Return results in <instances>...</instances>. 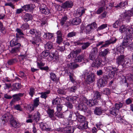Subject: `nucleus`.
Returning a JSON list of instances; mask_svg holds the SVG:
<instances>
[{
    "label": "nucleus",
    "instance_id": "nucleus-1",
    "mask_svg": "<svg viewBox=\"0 0 133 133\" xmlns=\"http://www.w3.org/2000/svg\"><path fill=\"white\" fill-rule=\"evenodd\" d=\"M116 63L118 65H122L123 67L128 68L130 65V61L128 58H125L123 55L118 56L116 59Z\"/></svg>",
    "mask_w": 133,
    "mask_h": 133
},
{
    "label": "nucleus",
    "instance_id": "nucleus-2",
    "mask_svg": "<svg viewBox=\"0 0 133 133\" xmlns=\"http://www.w3.org/2000/svg\"><path fill=\"white\" fill-rule=\"evenodd\" d=\"M109 74H103L102 77L97 81V85L98 87H103L106 85L107 83V80L110 77Z\"/></svg>",
    "mask_w": 133,
    "mask_h": 133
},
{
    "label": "nucleus",
    "instance_id": "nucleus-3",
    "mask_svg": "<svg viewBox=\"0 0 133 133\" xmlns=\"http://www.w3.org/2000/svg\"><path fill=\"white\" fill-rule=\"evenodd\" d=\"M119 30L121 33L125 32V35L128 36L133 34V29L130 26H128L126 27L125 26L122 25L119 28Z\"/></svg>",
    "mask_w": 133,
    "mask_h": 133
},
{
    "label": "nucleus",
    "instance_id": "nucleus-4",
    "mask_svg": "<svg viewBox=\"0 0 133 133\" xmlns=\"http://www.w3.org/2000/svg\"><path fill=\"white\" fill-rule=\"evenodd\" d=\"M104 69L105 71L107 72H109L111 71L112 70L113 71H111L110 72H109V74H108L110 77H114L115 74L117 73L118 69L116 67H114L113 66H108L104 67Z\"/></svg>",
    "mask_w": 133,
    "mask_h": 133
},
{
    "label": "nucleus",
    "instance_id": "nucleus-5",
    "mask_svg": "<svg viewBox=\"0 0 133 133\" xmlns=\"http://www.w3.org/2000/svg\"><path fill=\"white\" fill-rule=\"evenodd\" d=\"M132 35H125V37L124 38V39L123 42L122 43V45L124 47L128 48L130 44V43H132Z\"/></svg>",
    "mask_w": 133,
    "mask_h": 133
},
{
    "label": "nucleus",
    "instance_id": "nucleus-6",
    "mask_svg": "<svg viewBox=\"0 0 133 133\" xmlns=\"http://www.w3.org/2000/svg\"><path fill=\"white\" fill-rule=\"evenodd\" d=\"M82 101L83 102L87 104V105L90 107L95 105L97 102V100L95 99L88 100L85 97L82 98Z\"/></svg>",
    "mask_w": 133,
    "mask_h": 133
},
{
    "label": "nucleus",
    "instance_id": "nucleus-7",
    "mask_svg": "<svg viewBox=\"0 0 133 133\" xmlns=\"http://www.w3.org/2000/svg\"><path fill=\"white\" fill-rule=\"evenodd\" d=\"M63 67L64 68L65 71L68 73V70L69 69H74L77 67L78 65L76 64L74 62L70 63L69 64L68 63H63L62 64Z\"/></svg>",
    "mask_w": 133,
    "mask_h": 133
},
{
    "label": "nucleus",
    "instance_id": "nucleus-8",
    "mask_svg": "<svg viewBox=\"0 0 133 133\" xmlns=\"http://www.w3.org/2000/svg\"><path fill=\"white\" fill-rule=\"evenodd\" d=\"M26 33L27 36H30L29 35H32L36 38L37 37H39L41 36L40 32H39L38 31L34 29L30 30L27 29Z\"/></svg>",
    "mask_w": 133,
    "mask_h": 133
},
{
    "label": "nucleus",
    "instance_id": "nucleus-9",
    "mask_svg": "<svg viewBox=\"0 0 133 133\" xmlns=\"http://www.w3.org/2000/svg\"><path fill=\"white\" fill-rule=\"evenodd\" d=\"M117 40V39L115 37H111L109 40L106 41L105 44L101 46L100 49L103 47H106L110 44H114L116 43Z\"/></svg>",
    "mask_w": 133,
    "mask_h": 133
},
{
    "label": "nucleus",
    "instance_id": "nucleus-10",
    "mask_svg": "<svg viewBox=\"0 0 133 133\" xmlns=\"http://www.w3.org/2000/svg\"><path fill=\"white\" fill-rule=\"evenodd\" d=\"M97 24L95 22H93L87 26L86 27L85 32L87 34H89L91 32V30L94 28H96Z\"/></svg>",
    "mask_w": 133,
    "mask_h": 133
},
{
    "label": "nucleus",
    "instance_id": "nucleus-11",
    "mask_svg": "<svg viewBox=\"0 0 133 133\" xmlns=\"http://www.w3.org/2000/svg\"><path fill=\"white\" fill-rule=\"evenodd\" d=\"M23 94H24L19 93L13 95L12 97H13V98L10 102V105H12L16 102L20 100L21 99L20 97L23 96Z\"/></svg>",
    "mask_w": 133,
    "mask_h": 133
},
{
    "label": "nucleus",
    "instance_id": "nucleus-12",
    "mask_svg": "<svg viewBox=\"0 0 133 133\" xmlns=\"http://www.w3.org/2000/svg\"><path fill=\"white\" fill-rule=\"evenodd\" d=\"M95 79V75L94 74L91 73L86 77L85 82L87 84H89L94 82Z\"/></svg>",
    "mask_w": 133,
    "mask_h": 133
},
{
    "label": "nucleus",
    "instance_id": "nucleus-13",
    "mask_svg": "<svg viewBox=\"0 0 133 133\" xmlns=\"http://www.w3.org/2000/svg\"><path fill=\"white\" fill-rule=\"evenodd\" d=\"M85 9L83 8L80 7L78 8L76 12L75 13L74 16L76 17L80 18L85 13Z\"/></svg>",
    "mask_w": 133,
    "mask_h": 133
},
{
    "label": "nucleus",
    "instance_id": "nucleus-14",
    "mask_svg": "<svg viewBox=\"0 0 133 133\" xmlns=\"http://www.w3.org/2000/svg\"><path fill=\"white\" fill-rule=\"evenodd\" d=\"M101 62L102 61L100 58H96L95 61L92 63L91 64L92 67L94 68H98L102 65Z\"/></svg>",
    "mask_w": 133,
    "mask_h": 133
},
{
    "label": "nucleus",
    "instance_id": "nucleus-15",
    "mask_svg": "<svg viewBox=\"0 0 133 133\" xmlns=\"http://www.w3.org/2000/svg\"><path fill=\"white\" fill-rule=\"evenodd\" d=\"M85 103L83 102L82 98V101L81 102L79 103L78 106V109L81 111H83L85 112H86L87 109L88 107L85 104Z\"/></svg>",
    "mask_w": 133,
    "mask_h": 133
},
{
    "label": "nucleus",
    "instance_id": "nucleus-16",
    "mask_svg": "<svg viewBox=\"0 0 133 133\" xmlns=\"http://www.w3.org/2000/svg\"><path fill=\"white\" fill-rule=\"evenodd\" d=\"M10 121L11 126L14 128H17L20 126L19 123L17 121L16 119L14 117L10 120Z\"/></svg>",
    "mask_w": 133,
    "mask_h": 133
},
{
    "label": "nucleus",
    "instance_id": "nucleus-17",
    "mask_svg": "<svg viewBox=\"0 0 133 133\" xmlns=\"http://www.w3.org/2000/svg\"><path fill=\"white\" fill-rule=\"evenodd\" d=\"M68 116L67 118V119L69 121L71 120L72 118H74L76 117L77 113L72 111H69L67 112Z\"/></svg>",
    "mask_w": 133,
    "mask_h": 133
},
{
    "label": "nucleus",
    "instance_id": "nucleus-18",
    "mask_svg": "<svg viewBox=\"0 0 133 133\" xmlns=\"http://www.w3.org/2000/svg\"><path fill=\"white\" fill-rule=\"evenodd\" d=\"M81 22V19L80 18L76 17L70 21V24L71 25H77L80 24Z\"/></svg>",
    "mask_w": 133,
    "mask_h": 133
},
{
    "label": "nucleus",
    "instance_id": "nucleus-19",
    "mask_svg": "<svg viewBox=\"0 0 133 133\" xmlns=\"http://www.w3.org/2000/svg\"><path fill=\"white\" fill-rule=\"evenodd\" d=\"M77 128L82 130H84L88 128V122L85 121L80 123V124L77 126Z\"/></svg>",
    "mask_w": 133,
    "mask_h": 133
},
{
    "label": "nucleus",
    "instance_id": "nucleus-20",
    "mask_svg": "<svg viewBox=\"0 0 133 133\" xmlns=\"http://www.w3.org/2000/svg\"><path fill=\"white\" fill-rule=\"evenodd\" d=\"M46 112L49 117L51 119L54 121L56 119V118L54 116V111L53 109H51L50 108H48Z\"/></svg>",
    "mask_w": 133,
    "mask_h": 133
},
{
    "label": "nucleus",
    "instance_id": "nucleus-21",
    "mask_svg": "<svg viewBox=\"0 0 133 133\" xmlns=\"http://www.w3.org/2000/svg\"><path fill=\"white\" fill-rule=\"evenodd\" d=\"M66 99L69 101L73 102L74 103L77 104L78 103V98L76 96L68 97L66 98Z\"/></svg>",
    "mask_w": 133,
    "mask_h": 133
},
{
    "label": "nucleus",
    "instance_id": "nucleus-22",
    "mask_svg": "<svg viewBox=\"0 0 133 133\" xmlns=\"http://www.w3.org/2000/svg\"><path fill=\"white\" fill-rule=\"evenodd\" d=\"M75 130V128L73 126H67L63 129V131L65 133H73Z\"/></svg>",
    "mask_w": 133,
    "mask_h": 133
},
{
    "label": "nucleus",
    "instance_id": "nucleus-23",
    "mask_svg": "<svg viewBox=\"0 0 133 133\" xmlns=\"http://www.w3.org/2000/svg\"><path fill=\"white\" fill-rule=\"evenodd\" d=\"M10 45L11 46H21L20 44L18 42V39L17 38H14L10 42Z\"/></svg>",
    "mask_w": 133,
    "mask_h": 133
},
{
    "label": "nucleus",
    "instance_id": "nucleus-24",
    "mask_svg": "<svg viewBox=\"0 0 133 133\" xmlns=\"http://www.w3.org/2000/svg\"><path fill=\"white\" fill-rule=\"evenodd\" d=\"M122 16L123 18L125 20L128 21V22L129 20L130 19L131 17L132 16L128 11H125V12L122 14Z\"/></svg>",
    "mask_w": 133,
    "mask_h": 133
},
{
    "label": "nucleus",
    "instance_id": "nucleus-25",
    "mask_svg": "<svg viewBox=\"0 0 133 133\" xmlns=\"http://www.w3.org/2000/svg\"><path fill=\"white\" fill-rule=\"evenodd\" d=\"M73 5V2L71 1H68L64 3L62 5L63 8H71Z\"/></svg>",
    "mask_w": 133,
    "mask_h": 133
},
{
    "label": "nucleus",
    "instance_id": "nucleus-26",
    "mask_svg": "<svg viewBox=\"0 0 133 133\" xmlns=\"http://www.w3.org/2000/svg\"><path fill=\"white\" fill-rule=\"evenodd\" d=\"M92 95H93V97L95 99H99L101 98L102 93L98 91H94L93 92Z\"/></svg>",
    "mask_w": 133,
    "mask_h": 133
},
{
    "label": "nucleus",
    "instance_id": "nucleus-27",
    "mask_svg": "<svg viewBox=\"0 0 133 133\" xmlns=\"http://www.w3.org/2000/svg\"><path fill=\"white\" fill-rule=\"evenodd\" d=\"M78 121L80 123L85 122V118L83 116L81 115L80 114L77 113L76 117Z\"/></svg>",
    "mask_w": 133,
    "mask_h": 133
},
{
    "label": "nucleus",
    "instance_id": "nucleus-28",
    "mask_svg": "<svg viewBox=\"0 0 133 133\" xmlns=\"http://www.w3.org/2000/svg\"><path fill=\"white\" fill-rule=\"evenodd\" d=\"M16 31L17 32L16 34V37L17 38L23 37V36L24 35V34L22 32V30L19 29L17 28L16 29Z\"/></svg>",
    "mask_w": 133,
    "mask_h": 133
},
{
    "label": "nucleus",
    "instance_id": "nucleus-29",
    "mask_svg": "<svg viewBox=\"0 0 133 133\" xmlns=\"http://www.w3.org/2000/svg\"><path fill=\"white\" fill-rule=\"evenodd\" d=\"M40 126L42 130L50 131V129L48 127V125L45 123L41 122L40 123Z\"/></svg>",
    "mask_w": 133,
    "mask_h": 133
},
{
    "label": "nucleus",
    "instance_id": "nucleus-30",
    "mask_svg": "<svg viewBox=\"0 0 133 133\" xmlns=\"http://www.w3.org/2000/svg\"><path fill=\"white\" fill-rule=\"evenodd\" d=\"M40 11L42 14L45 15H48L50 13V11L49 8L46 7L44 8L40 7Z\"/></svg>",
    "mask_w": 133,
    "mask_h": 133
},
{
    "label": "nucleus",
    "instance_id": "nucleus-31",
    "mask_svg": "<svg viewBox=\"0 0 133 133\" xmlns=\"http://www.w3.org/2000/svg\"><path fill=\"white\" fill-rule=\"evenodd\" d=\"M50 78L53 81L55 82H58L59 81V78L56 77V75L53 72H51L50 73Z\"/></svg>",
    "mask_w": 133,
    "mask_h": 133
},
{
    "label": "nucleus",
    "instance_id": "nucleus-32",
    "mask_svg": "<svg viewBox=\"0 0 133 133\" xmlns=\"http://www.w3.org/2000/svg\"><path fill=\"white\" fill-rule=\"evenodd\" d=\"M84 59V56L82 55H78L75 57L74 61L75 62H82Z\"/></svg>",
    "mask_w": 133,
    "mask_h": 133
},
{
    "label": "nucleus",
    "instance_id": "nucleus-33",
    "mask_svg": "<svg viewBox=\"0 0 133 133\" xmlns=\"http://www.w3.org/2000/svg\"><path fill=\"white\" fill-rule=\"evenodd\" d=\"M34 5L32 4H30L25 5V11L31 12L34 9Z\"/></svg>",
    "mask_w": 133,
    "mask_h": 133
},
{
    "label": "nucleus",
    "instance_id": "nucleus-34",
    "mask_svg": "<svg viewBox=\"0 0 133 133\" xmlns=\"http://www.w3.org/2000/svg\"><path fill=\"white\" fill-rule=\"evenodd\" d=\"M53 43L51 42H48L45 45V49L47 51H49L53 48Z\"/></svg>",
    "mask_w": 133,
    "mask_h": 133
},
{
    "label": "nucleus",
    "instance_id": "nucleus-35",
    "mask_svg": "<svg viewBox=\"0 0 133 133\" xmlns=\"http://www.w3.org/2000/svg\"><path fill=\"white\" fill-rule=\"evenodd\" d=\"M21 84L18 83H16L13 84L11 87L12 90L14 91L20 89Z\"/></svg>",
    "mask_w": 133,
    "mask_h": 133
},
{
    "label": "nucleus",
    "instance_id": "nucleus-36",
    "mask_svg": "<svg viewBox=\"0 0 133 133\" xmlns=\"http://www.w3.org/2000/svg\"><path fill=\"white\" fill-rule=\"evenodd\" d=\"M18 61V59L16 58H11L8 60L7 63L9 65H12L16 63Z\"/></svg>",
    "mask_w": 133,
    "mask_h": 133
},
{
    "label": "nucleus",
    "instance_id": "nucleus-37",
    "mask_svg": "<svg viewBox=\"0 0 133 133\" xmlns=\"http://www.w3.org/2000/svg\"><path fill=\"white\" fill-rule=\"evenodd\" d=\"M14 117L9 113H7L3 116V118L5 121H8L9 120H10L11 118H13Z\"/></svg>",
    "mask_w": 133,
    "mask_h": 133
},
{
    "label": "nucleus",
    "instance_id": "nucleus-38",
    "mask_svg": "<svg viewBox=\"0 0 133 133\" xmlns=\"http://www.w3.org/2000/svg\"><path fill=\"white\" fill-rule=\"evenodd\" d=\"M110 113L111 115L116 116L118 114L119 110L114 107L110 109Z\"/></svg>",
    "mask_w": 133,
    "mask_h": 133
},
{
    "label": "nucleus",
    "instance_id": "nucleus-39",
    "mask_svg": "<svg viewBox=\"0 0 133 133\" xmlns=\"http://www.w3.org/2000/svg\"><path fill=\"white\" fill-rule=\"evenodd\" d=\"M103 110L101 107H96L94 110V113L95 114L97 115H99L102 113Z\"/></svg>",
    "mask_w": 133,
    "mask_h": 133
},
{
    "label": "nucleus",
    "instance_id": "nucleus-40",
    "mask_svg": "<svg viewBox=\"0 0 133 133\" xmlns=\"http://www.w3.org/2000/svg\"><path fill=\"white\" fill-rule=\"evenodd\" d=\"M78 86L77 85H75L71 87L68 88V90L70 92H75L77 89Z\"/></svg>",
    "mask_w": 133,
    "mask_h": 133
},
{
    "label": "nucleus",
    "instance_id": "nucleus-41",
    "mask_svg": "<svg viewBox=\"0 0 133 133\" xmlns=\"http://www.w3.org/2000/svg\"><path fill=\"white\" fill-rule=\"evenodd\" d=\"M109 50L107 48L105 49L103 51H101L99 54L100 56L102 57H105L109 52Z\"/></svg>",
    "mask_w": 133,
    "mask_h": 133
},
{
    "label": "nucleus",
    "instance_id": "nucleus-42",
    "mask_svg": "<svg viewBox=\"0 0 133 133\" xmlns=\"http://www.w3.org/2000/svg\"><path fill=\"white\" fill-rule=\"evenodd\" d=\"M117 51L122 54L123 53L124 51V47L122 45V44L120 45H118L116 46V48Z\"/></svg>",
    "mask_w": 133,
    "mask_h": 133
},
{
    "label": "nucleus",
    "instance_id": "nucleus-43",
    "mask_svg": "<svg viewBox=\"0 0 133 133\" xmlns=\"http://www.w3.org/2000/svg\"><path fill=\"white\" fill-rule=\"evenodd\" d=\"M128 4V1L127 0L125 1L122 2H120L119 4H118L115 6V7L116 8L118 7L122 8L123 7H124L125 6L127 5Z\"/></svg>",
    "mask_w": 133,
    "mask_h": 133
},
{
    "label": "nucleus",
    "instance_id": "nucleus-44",
    "mask_svg": "<svg viewBox=\"0 0 133 133\" xmlns=\"http://www.w3.org/2000/svg\"><path fill=\"white\" fill-rule=\"evenodd\" d=\"M53 35L51 33L48 32L45 33L43 37L46 39H50L53 37Z\"/></svg>",
    "mask_w": 133,
    "mask_h": 133
},
{
    "label": "nucleus",
    "instance_id": "nucleus-45",
    "mask_svg": "<svg viewBox=\"0 0 133 133\" xmlns=\"http://www.w3.org/2000/svg\"><path fill=\"white\" fill-rule=\"evenodd\" d=\"M57 92L59 95H65L66 93V90L59 89L57 90Z\"/></svg>",
    "mask_w": 133,
    "mask_h": 133
},
{
    "label": "nucleus",
    "instance_id": "nucleus-46",
    "mask_svg": "<svg viewBox=\"0 0 133 133\" xmlns=\"http://www.w3.org/2000/svg\"><path fill=\"white\" fill-rule=\"evenodd\" d=\"M39 97L36 98L34 101V108H36L39 105Z\"/></svg>",
    "mask_w": 133,
    "mask_h": 133
},
{
    "label": "nucleus",
    "instance_id": "nucleus-47",
    "mask_svg": "<svg viewBox=\"0 0 133 133\" xmlns=\"http://www.w3.org/2000/svg\"><path fill=\"white\" fill-rule=\"evenodd\" d=\"M91 44V43L89 42L83 43L81 47L82 49L83 50L86 49Z\"/></svg>",
    "mask_w": 133,
    "mask_h": 133
},
{
    "label": "nucleus",
    "instance_id": "nucleus-48",
    "mask_svg": "<svg viewBox=\"0 0 133 133\" xmlns=\"http://www.w3.org/2000/svg\"><path fill=\"white\" fill-rule=\"evenodd\" d=\"M40 114L37 111L33 115V117L34 120L36 121H38L40 119Z\"/></svg>",
    "mask_w": 133,
    "mask_h": 133
},
{
    "label": "nucleus",
    "instance_id": "nucleus-49",
    "mask_svg": "<svg viewBox=\"0 0 133 133\" xmlns=\"http://www.w3.org/2000/svg\"><path fill=\"white\" fill-rule=\"evenodd\" d=\"M81 51V49H79L77 50H73L72 51V52L73 55V56L75 57L76 56H77L79 54Z\"/></svg>",
    "mask_w": 133,
    "mask_h": 133
},
{
    "label": "nucleus",
    "instance_id": "nucleus-50",
    "mask_svg": "<svg viewBox=\"0 0 133 133\" xmlns=\"http://www.w3.org/2000/svg\"><path fill=\"white\" fill-rule=\"evenodd\" d=\"M68 18L67 16H64L61 18L60 21V24L62 25H63L66 22Z\"/></svg>",
    "mask_w": 133,
    "mask_h": 133
},
{
    "label": "nucleus",
    "instance_id": "nucleus-51",
    "mask_svg": "<svg viewBox=\"0 0 133 133\" xmlns=\"http://www.w3.org/2000/svg\"><path fill=\"white\" fill-rule=\"evenodd\" d=\"M77 33L74 31H72L69 33L67 35V38H71L76 36Z\"/></svg>",
    "mask_w": 133,
    "mask_h": 133
},
{
    "label": "nucleus",
    "instance_id": "nucleus-52",
    "mask_svg": "<svg viewBox=\"0 0 133 133\" xmlns=\"http://www.w3.org/2000/svg\"><path fill=\"white\" fill-rule=\"evenodd\" d=\"M55 115L58 118H62L64 117L63 114L59 111L56 112L55 113Z\"/></svg>",
    "mask_w": 133,
    "mask_h": 133
},
{
    "label": "nucleus",
    "instance_id": "nucleus-53",
    "mask_svg": "<svg viewBox=\"0 0 133 133\" xmlns=\"http://www.w3.org/2000/svg\"><path fill=\"white\" fill-rule=\"evenodd\" d=\"M20 46L15 47L13 48L11 51L12 53H15L19 51Z\"/></svg>",
    "mask_w": 133,
    "mask_h": 133
},
{
    "label": "nucleus",
    "instance_id": "nucleus-54",
    "mask_svg": "<svg viewBox=\"0 0 133 133\" xmlns=\"http://www.w3.org/2000/svg\"><path fill=\"white\" fill-rule=\"evenodd\" d=\"M58 98H56L54 99L52 101V105H57L59 104L60 102Z\"/></svg>",
    "mask_w": 133,
    "mask_h": 133
},
{
    "label": "nucleus",
    "instance_id": "nucleus-55",
    "mask_svg": "<svg viewBox=\"0 0 133 133\" xmlns=\"http://www.w3.org/2000/svg\"><path fill=\"white\" fill-rule=\"evenodd\" d=\"M123 105V103H122L121 102H118L115 104V108L119 110L120 108L122 107Z\"/></svg>",
    "mask_w": 133,
    "mask_h": 133
},
{
    "label": "nucleus",
    "instance_id": "nucleus-56",
    "mask_svg": "<svg viewBox=\"0 0 133 133\" xmlns=\"http://www.w3.org/2000/svg\"><path fill=\"white\" fill-rule=\"evenodd\" d=\"M50 55V53L48 51H43L41 54V56L42 57H46Z\"/></svg>",
    "mask_w": 133,
    "mask_h": 133
},
{
    "label": "nucleus",
    "instance_id": "nucleus-57",
    "mask_svg": "<svg viewBox=\"0 0 133 133\" xmlns=\"http://www.w3.org/2000/svg\"><path fill=\"white\" fill-rule=\"evenodd\" d=\"M107 27V25L106 24H103L98 28L97 29V31H99L101 30H102L103 29H105V28Z\"/></svg>",
    "mask_w": 133,
    "mask_h": 133
},
{
    "label": "nucleus",
    "instance_id": "nucleus-58",
    "mask_svg": "<svg viewBox=\"0 0 133 133\" xmlns=\"http://www.w3.org/2000/svg\"><path fill=\"white\" fill-rule=\"evenodd\" d=\"M120 22L118 20L116 21L113 24V27L115 28H117L120 25Z\"/></svg>",
    "mask_w": 133,
    "mask_h": 133
},
{
    "label": "nucleus",
    "instance_id": "nucleus-59",
    "mask_svg": "<svg viewBox=\"0 0 133 133\" xmlns=\"http://www.w3.org/2000/svg\"><path fill=\"white\" fill-rule=\"evenodd\" d=\"M96 56L94 54L90 53L89 56V59L93 61L95 59Z\"/></svg>",
    "mask_w": 133,
    "mask_h": 133
},
{
    "label": "nucleus",
    "instance_id": "nucleus-60",
    "mask_svg": "<svg viewBox=\"0 0 133 133\" xmlns=\"http://www.w3.org/2000/svg\"><path fill=\"white\" fill-rule=\"evenodd\" d=\"M132 101H133V99L129 98L126 100L125 102L127 105H129L132 103Z\"/></svg>",
    "mask_w": 133,
    "mask_h": 133
},
{
    "label": "nucleus",
    "instance_id": "nucleus-61",
    "mask_svg": "<svg viewBox=\"0 0 133 133\" xmlns=\"http://www.w3.org/2000/svg\"><path fill=\"white\" fill-rule=\"evenodd\" d=\"M5 6H10L11 8L13 9H15V5L13 4L11 2L9 3H6L5 4Z\"/></svg>",
    "mask_w": 133,
    "mask_h": 133
},
{
    "label": "nucleus",
    "instance_id": "nucleus-62",
    "mask_svg": "<svg viewBox=\"0 0 133 133\" xmlns=\"http://www.w3.org/2000/svg\"><path fill=\"white\" fill-rule=\"evenodd\" d=\"M32 18L31 15L28 13L25 14V20L27 21L30 20Z\"/></svg>",
    "mask_w": 133,
    "mask_h": 133
},
{
    "label": "nucleus",
    "instance_id": "nucleus-63",
    "mask_svg": "<svg viewBox=\"0 0 133 133\" xmlns=\"http://www.w3.org/2000/svg\"><path fill=\"white\" fill-rule=\"evenodd\" d=\"M22 105L17 104L14 107L15 109L17 110L21 111L22 110V108H21Z\"/></svg>",
    "mask_w": 133,
    "mask_h": 133
},
{
    "label": "nucleus",
    "instance_id": "nucleus-64",
    "mask_svg": "<svg viewBox=\"0 0 133 133\" xmlns=\"http://www.w3.org/2000/svg\"><path fill=\"white\" fill-rule=\"evenodd\" d=\"M34 91L35 89L33 88H30L29 94L31 97H32L33 96V95L35 93Z\"/></svg>",
    "mask_w": 133,
    "mask_h": 133
}]
</instances>
